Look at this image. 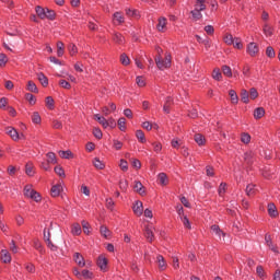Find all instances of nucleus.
<instances>
[{
  "instance_id": "58",
  "label": "nucleus",
  "mask_w": 280,
  "mask_h": 280,
  "mask_svg": "<svg viewBox=\"0 0 280 280\" xmlns=\"http://www.w3.org/2000/svg\"><path fill=\"white\" fill-rule=\"evenodd\" d=\"M241 140L243 143H250V135L248 133H243L241 137Z\"/></svg>"
},
{
  "instance_id": "55",
  "label": "nucleus",
  "mask_w": 280,
  "mask_h": 280,
  "mask_svg": "<svg viewBox=\"0 0 280 280\" xmlns=\"http://www.w3.org/2000/svg\"><path fill=\"white\" fill-rule=\"evenodd\" d=\"M235 49H242L243 45H242V39L241 38H234V43L232 44Z\"/></svg>"
},
{
  "instance_id": "54",
  "label": "nucleus",
  "mask_w": 280,
  "mask_h": 280,
  "mask_svg": "<svg viewBox=\"0 0 280 280\" xmlns=\"http://www.w3.org/2000/svg\"><path fill=\"white\" fill-rule=\"evenodd\" d=\"M264 33L266 34V36H272V27H270V25L268 24H265Z\"/></svg>"
},
{
  "instance_id": "10",
  "label": "nucleus",
  "mask_w": 280,
  "mask_h": 280,
  "mask_svg": "<svg viewBox=\"0 0 280 280\" xmlns=\"http://www.w3.org/2000/svg\"><path fill=\"white\" fill-rule=\"evenodd\" d=\"M1 261H3V264H10V261H12V256L7 249L1 250Z\"/></svg>"
},
{
  "instance_id": "44",
  "label": "nucleus",
  "mask_w": 280,
  "mask_h": 280,
  "mask_svg": "<svg viewBox=\"0 0 280 280\" xmlns=\"http://www.w3.org/2000/svg\"><path fill=\"white\" fill-rule=\"evenodd\" d=\"M180 220L186 229H191V223L189 222L187 215L180 217Z\"/></svg>"
},
{
  "instance_id": "26",
  "label": "nucleus",
  "mask_w": 280,
  "mask_h": 280,
  "mask_svg": "<svg viewBox=\"0 0 280 280\" xmlns=\"http://www.w3.org/2000/svg\"><path fill=\"white\" fill-rule=\"evenodd\" d=\"M212 78H213V80H217L218 82H220V80H222V72L220 71V68H215L212 71Z\"/></svg>"
},
{
  "instance_id": "64",
  "label": "nucleus",
  "mask_w": 280,
  "mask_h": 280,
  "mask_svg": "<svg viewBox=\"0 0 280 280\" xmlns=\"http://www.w3.org/2000/svg\"><path fill=\"white\" fill-rule=\"evenodd\" d=\"M136 82L138 86H145V80H143V77H137Z\"/></svg>"
},
{
  "instance_id": "24",
  "label": "nucleus",
  "mask_w": 280,
  "mask_h": 280,
  "mask_svg": "<svg viewBox=\"0 0 280 280\" xmlns=\"http://www.w3.org/2000/svg\"><path fill=\"white\" fill-rule=\"evenodd\" d=\"M229 95L231 97L232 104H237V102H240V97L237 96V92H235V90H230Z\"/></svg>"
},
{
  "instance_id": "56",
  "label": "nucleus",
  "mask_w": 280,
  "mask_h": 280,
  "mask_svg": "<svg viewBox=\"0 0 280 280\" xmlns=\"http://www.w3.org/2000/svg\"><path fill=\"white\" fill-rule=\"evenodd\" d=\"M56 16V13L52 10L46 9V15L45 19H50L54 20V18Z\"/></svg>"
},
{
  "instance_id": "38",
  "label": "nucleus",
  "mask_w": 280,
  "mask_h": 280,
  "mask_svg": "<svg viewBox=\"0 0 280 280\" xmlns=\"http://www.w3.org/2000/svg\"><path fill=\"white\" fill-rule=\"evenodd\" d=\"M172 106V97H167L163 106V112L170 114V107Z\"/></svg>"
},
{
  "instance_id": "4",
  "label": "nucleus",
  "mask_w": 280,
  "mask_h": 280,
  "mask_svg": "<svg viewBox=\"0 0 280 280\" xmlns=\"http://www.w3.org/2000/svg\"><path fill=\"white\" fill-rule=\"evenodd\" d=\"M73 261L79 268H84V266H86V260H84V256H82L80 253H74Z\"/></svg>"
},
{
  "instance_id": "47",
  "label": "nucleus",
  "mask_w": 280,
  "mask_h": 280,
  "mask_svg": "<svg viewBox=\"0 0 280 280\" xmlns=\"http://www.w3.org/2000/svg\"><path fill=\"white\" fill-rule=\"evenodd\" d=\"M25 172L27 176H32L34 174V165L32 163L26 164Z\"/></svg>"
},
{
  "instance_id": "34",
  "label": "nucleus",
  "mask_w": 280,
  "mask_h": 280,
  "mask_svg": "<svg viewBox=\"0 0 280 280\" xmlns=\"http://www.w3.org/2000/svg\"><path fill=\"white\" fill-rule=\"evenodd\" d=\"M114 43H117V45H122L124 44V36L119 33H115L113 37Z\"/></svg>"
},
{
  "instance_id": "25",
  "label": "nucleus",
  "mask_w": 280,
  "mask_h": 280,
  "mask_svg": "<svg viewBox=\"0 0 280 280\" xmlns=\"http://www.w3.org/2000/svg\"><path fill=\"white\" fill-rule=\"evenodd\" d=\"M202 11L198 10V9H195L190 12L194 21H200V19H202Z\"/></svg>"
},
{
  "instance_id": "39",
  "label": "nucleus",
  "mask_w": 280,
  "mask_h": 280,
  "mask_svg": "<svg viewBox=\"0 0 280 280\" xmlns=\"http://www.w3.org/2000/svg\"><path fill=\"white\" fill-rule=\"evenodd\" d=\"M223 40L225 45H233L235 39L233 38V35L225 34V36L223 37Z\"/></svg>"
},
{
  "instance_id": "27",
  "label": "nucleus",
  "mask_w": 280,
  "mask_h": 280,
  "mask_svg": "<svg viewBox=\"0 0 280 280\" xmlns=\"http://www.w3.org/2000/svg\"><path fill=\"white\" fill-rule=\"evenodd\" d=\"M249 94H248V91H246V90H242L241 91V100H242V102L244 103V104H248V102H249Z\"/></svg>"
},
{
  "instance_id": "43",
  "label": "nucleus",
  "mask_w": 280,
  "mask_h": 280,
  "mask_svg": "<svg viewBox=\"0 0 280 280\" xmlns=\"http://www.w3.org/2000/svg\"><path fill=\"white\" fill-rule=\"evenodd\" d=\"M120 62L121 65H124L125 67H128V65H130V58H128V56L126 54H122L120 56Z\"/></svg>"
},
{
  "instance_id": "41",
  "label": "nucleus",
  "mask_w": 280,
  "mask_h": 280,
  "mask_svg": "<svg viewBox=\"0 0 280 280\" xmlns=\"http://www.w3.org/2000/svg\"><path fill=\"white\" fill-rule=\"evenodd\" d=\"M54 104H55L54 97L51 96L46 97V106L47 108H49V110H54Z\"/></svg>"
},
{
  "instance_id": "16",
  "label": "nucleus",
  "mask_w": 280,
  "mask_h": 280,
  "mask_svg": "<svg viewBox=\"0 0 280 280\" xmlns=\"http://www.w3.org/2000/svg\"><path fill=\"white\" fill-rule=\"evenodd\" d=\"M71 233H72V235H81L82 234V226L80 225V223L72 224Z\"/></svg>"
},
{
  "instance_id": "14",
  "label": "nucleus",
  "mask_w": 280,
  "mask_h": 280,
  "mask_svg": "<svg viewBox=\"0 0 280 280\" xmlns=\"http://www.w3.org/2000/svg\"><path fill=\"white\" fill-rule=\"evenodd\" d=\"M94 119H96V121H98V124H101V126H103V128H108V126H109L108 120H106V118L100 116V114L94 115Z\"/></svg>"
},
{
  "instance_id": "48",
  "label": "nucleus",
  "mask_w": 280,
  "mask_h": 280,
  "mask_svg": "<svg viewBox=\"0 0 280 280\" xmlns=\"http://www.w3.org/2000/svg\"><path fill=\"white\" fill-rule=\"evenodd\" d=\"M249 97H250V100H257V97H259V93L257 92V90L255 88H252L249 90Z\"/></svg>"
},
{
  "instance_id": "5",
  "label": "nucleus",
  "mask_w": 280,
  "mask_h": 280,
  "mask_svg": "<svg viewBox=\"0 0 280 280\" xmlns=\"http://www.w3.org/2000/svg\"><path fill=\"white\" fill-rule=\"evenodd\" d=\"M247 54H249V56H257V54H259V46H257L256 43H249L247 45Z\"/></svg>"
},
{
  "instance_id": "53",
  "label": "nucleus",
  "mask_w": 280,
  "mask_h": 280,
  "mask_svg": "<svg viewBox=\"0 0 280 280\" xmlns=\"http://www.w3.org/2000/svg\"><path fill=\"white\" fill-rule=\"evenodd\" d=\"M5 65H8V56L0 54V67H5Z\"/></svg>"
},
{
  "instance_id": "18",
  "label": "nucleus",
  "mask_w": 280,
  "mask_h": 280,
  "mask_svg": "<svg viewBox=\"0 0 280 280\" xmlns=\"http://www.w3.org/2000/svg\"><path fill=\"white\" fill-rule=\"evenodd\" d=\"M35 12L39 19H45V16H47V9H44L43 7H36Z\"/></svg>"
},
{
  "instance_id": "50",
  "label": "nucleus",
  "mask_w": 280,
  "mask_h": 280,
  "mask_svg": "<svg viewBox=\"0 0 280 280\" xmlns=\"http://www.w3.org/2000/svg\"><path fill=\"white\" fill-rule=\"evenodd\" d=\"M266 56H268V58H275L276 56L275 48H272L271 46L267 47Z\"/></svg>"
},
{
  "instance_id": "62",
  "label": "nucleus",
  "mask_w": 280,
  "mask_h": 280,
  "mask_svg": "<svg viewBox=\"0 0 280 280\" xmlns=\"http://www.w3.org/2000/svg\"><path fill=\"white\" fill-rule=\"evenodd\" d=\"M25 97H26L27 102H30V104H32V105L36 104V98L32 94L28 93L25 95Z\"/></svg>"
},
{
  "instance_id": "1",
  "label": "nucleus",
  "mask_w": 280,
  "mask_h": 280,
  "mask_svg": "<svg viewBox=\"0 0 280 280\" xmlns=\"http://www.w3.org/2000/svg\"><path fill=\"white\" fill-rule=\"evenodd\" d=\"M155 63L160 71H165V69H170V67H172V55H166L165 59H163L161 56H158L155 58Z\"/></svg>"
},
{
  "instance_id": "22",
  "label": "nucleus",
  "mask_w": 280,
  "mask_h": 280,
  "mask_svg": "<svg viewBox=\"0 0 280 280\" xmlns=\"http://www.w3.org/2000/svg\"><path fill=\"white\" fill-rule=\"evenodd\" d=\"M133 188L137 194H140V196H143V194H145V188H143V184H141V182H137Z\"/></svg>"
},
{
  "instance_id": "13",
  "label": "nucleus",
  "mask_w": 280,
  "mask_h": 280,
  "mask_svg": "<svg viewBox=\"0 0 280 280\" xmlns=\"http://www.w3.org/2000/svg\"><path fill=\"white\" fill-rule=\"evenodd\" d=\"M166 25H167V19L165 18H160L159 19V23H158V31L159 32H165V28H166Z\"/></svg>"
},
{
  "instance_id": "28",
  "label": "nucleus",
  "mask_w": 280,
  "mask_h": 280,
  "mask_svg": "<svg viewBox=\"0 0 280 280\" xmlns=\"http://www.w3.org/2000/svg\"><path fill=\"white\" fill-rule=\"evenodd\" d=\"M114 23H118V25L124 23V15L120 12L114 13Z\"/></svg>"
},
{
  "instance_id": "20",
  "label": "nucleus",
  "mask_w": 280,
  "mask_h": 280,
  "mask_svg": "<svg viewBox=\"0 0 280 280\" xmlns=\"http://www.w3.org/2000/svg\"><path fill=\"white\" fill-rule=\"evenodd\" d=\"M37 80L44 86H48V84H49V80L45 77V74L43 72L37 73Z\"/></svg>"
},
{
  "instance_id": "12",
  "label": "nucleus",
  "mask_w": 280,
  "mask_h": 280,
  "mask_svg": "<svg viewBox=\"0 0 280 280\" xmlns=\"http://www.w3.org/2000/svg\"><path fill=\"white\" fill-rule=\"evenodd\" d=\"M268 214L270 218H277V215H279V211H277V206H275V203L268 205Z\"/></svg>"
},
{
  "instance_id": "21",
  "label": "nucleus",
  "mask_w": 280,
  "mask_h": 280,
  "mask_svg": "<svg viewBox=\"0 0 280 280\" xmlns=\"http://www.w3.org/2000/svg\"><path fill=\"white\" fill-rule=\"evenodd\" d=\"M100 231H101V235L103 237H105V240H108V237H110V235H112L110 230H108V228H106V225H102Z\"/></svg>"
},
{
  "instance_id": "61",
  "label": "nucleus",
  "mask_w": 280,
  "mask_h": 280,
  "mask_svg": "<svg viewBox=\"0 0 280 280\" xmlns=\"http://www.w3.org/2000/svg\"><path fill=\"white\" fill-rule=\"evenodd\" d=\"M55 173L57 174V176H65V170L61 168V166H56Z\"/></svg>"
},
{
  "instance_id": "52",
  "label": "nucleus",
  "mask_w": 280,
  "mask_h": 280,
  "mask_svg": "<svg viewBox=\"0 0 280 280\" xmlns=\"http://www.w3.org/2000/svg\"><path fill=\"white\" fill-rule=\"evenodd\" d=\"M82 229H83V233H85V235H89V233H91V231H89V229H91V225L89 224V222L82 221Z\"/></svg>"
},
{
  "instance_id": "51",
  "label": "nucleus",
  "mask_w": 280,
  "mask_h": 280,
  "mask_svg": "<svg viewBox=\"0 0 280 280\" xmlns=\"http://www.w3.org/2000/svg\"><path fill=\"white\" fill-rule=\"evenodd\" d=\"M118 128L124 132L126 130V118H119L118 119Z\"/></svg>"
},
{
  "instance_id": "36",
  "label": "nucleus",
  "mask_w": 280,
  "mask_h": 280,
  "mask_svg": "<svg viewBox=\"0 0 280 280\" xmlns=\"http://www.w3.org/2000/svg\"><path fill=\"white\" fill-rule=\"evenodd\" d=\"M222 73L226 75V78H233V72L231 70V67L223 66L222 67Z\"/></svg>"
},
{
  "instance_id": "8",
  "label": "nucleus",
  "mask_w": 280,
  "mask_h": 280,
  "mask_svg": "<svg viewBox=\"0 0 280 280\" xmlns=\"http://www.w3.org/2000/svg\"><path fill=\"white\" fill-rule=\"evenodd\" d=\"M156 264L160 270L163 271L167 269V261H165V258L162 255L156 257Z\"/></svg>"
},
{
  "instance_id": "59",
  "label": "nucleus",
  "mask_w": 280,
  "mask_h": 280,
  "mask_svg": "<svg viewBox=\"0 0 280 280\" xmlns=\"http://www.w3.org/2000/svg\"><path fill=\"white\" fill-rule=\"evenodd\" d=\"M93 135L96 139H102L103 137L102 130L100 128H94Z\"/></svg>"
},
{
  "instance_id": "29",
  "label": "nucleus",
  "mask_w": 280,
  "mask_h": 280,
  "mask_svg": "<svg viewBox=\"0 0 280 280\" xmlns=\"http://www.w3.org/2000/svg\"><path fill=\"white\" fill-rule=\"evenodd\" d=\"M195 141L199 145H205V142H206L205 136H202L201 133L195 135Z\"/></svg>"
},
{
  "instance_id": "60",
  "label": "nucleus",
  "mask_w": 280,
  "mask_h": 280,
  "mask_svg": "<svg viewBox=\"0 0 280 280\" xmlns=\"http://www.w3.org/2000/svg\"><path fill=\"white\" fill-rule=\"evenodd\" d=\"M106 207H107V209H109L110 211H113V207H115V201H113L112 198L106 199Z\"/></svg>"
},
{
  "instance_id": "2",
  "label": "nucleus",
  "mask_w": 280,
  "mask_h": 280,
  "mask_svg": "<svg viewBox=\"0 0 280 280\" xmlns=\"http://www.w3.org/2000/svg\"><path fill=\"white\" fill-rule=\"evenodd\" d=\"M44 242H46V245L48 248H50L52 252L58 250V246L51 242V233L48 232V237H47V229H44Z\"/></svg>"
},
{
  "instance_id": "57",
  "label": "nucleus",
  "mask_w": 280,
  "mask_h": 280,
  "mask_svg": "<svg viewBox=\"0 0 280 280\" xmlns=\"http://www.w3.org/2000/svg\"><path fill=\"white\" fill-rule=\"evenodd\" d=\"M59 85H60L61 89H71V83L67 82L65 80H60Z\"/></svg>"
},
{
  "instance_id": "23",
  "label": "nucleus",
  "mask_w": 280,
  "mask_h": 280,
  "mask_svg": "<svg viewBox=\"0 0 280 280\" xmlns=\"http://www.w3.org/2000/svg\"><path fill=\"white\" fill-rule=\"evenodd\" d=\"M195 10H199L203 12V10H207V5L205 4V0H197L195 3Z\"/></svg>"
},
{
  "instance_id": "31",
  "label": "nucleus",
  "mask_w": 280,
  "mask_h": 280,
  "mask_svg": "<svg viewBox=\"0 0 280 280\" xmlns=\"http://www.w3.org/2000/svg\"><path fill=\"white\" fill-rule=\"evenodd\" d=\"M59 156L61 159H73V153L71 151H59Z\"/></svg>"
},
{
  "instance_id": "3",
  "label": "nucleus",
  "mask_w": 280,
  "mask_h": 280,
  "mask_svg": "<svg viewBox=\"0 0 280 280\" xmlns=\"http://www.w3.org/2000/svg\"><path fill=\"white\" fill-rule=\"evenodd\" d=\"M7 135H9L13 141H19V139H23V133H19V131H16V129L12 127L7 128Z\"/></svg>"
},
{
  "instance_id": "19",
  "label": "nucleus",
  "mask_w": 280,
  "mask_h": 280,
  "mask_svg": "<svg viewBox=\"0 0 280 280\" xmlns=\"http://www.w3.org/2000/svg\"><path fill=\"white\" fill-rule=\"evenodd\" d=\"M57 56L58 58L65 56V44L62 42H57Z\"/></svg>"
},
{
  "instance_id": "35",
  "label": "nucleus",
  "mask_w": 280,
  "mask_h": 280,
  "mask_svg": "<svg viewBox=\"0 0 280 280\" xmlns=\"http://www.w3.org/2000/svg\"><path fill=\"white\" fill-rule=\"evenodd\" d=\"M136 137L140 143H145V133H143L142 130H137L136 131Z\"/></svg>"
},
{
  "instance_id": "7",
  "label": "nucleus",
  "mask_w": 280,
  "mask_h": 280,
  "mask_svg": "<svg viewBox=\"0 0 280 280\" xmlns=\"http://www.w3.org/2000/svg\"><path fill=\"white\" fill-rule=\"evenodd\" d=\"M144 237L148 240V242L152 243L154 242V231L150 226L144 228Z\"/></svg>"
},
{
  "instance_id": "42",
  "label": "nucleus",
  "mask_w": 280,
  "mask_h": 280,
  "mask_svg": "<svg viewBox=\"0 0 280 280\" xmlns=\"http://www.w3.org/2000/svg\"><path fill=\"white\" fill-rule=\"evenodd\" d=\"M34 191H35V190L32 189V185H26V186L24 187V196H25L26 198H30L31 195H32V192H34Z\"/></svg>"
},
{
  "instance_id": "15",
  "label": "nucleus",
  "mask_w": 280,
  "mask_h": 280,
  "mask_svg": "<svg viewBox=\"0 0 280 280\" xmlns=\"http://www.w3.org/2000/svg\"><path fill=\"white\" fill-rule=\"evenodd\" d=\"M108 265V259L104 256H100L97 259V266L101 268V270L106 269V266Z\"/></svg>"
},
{
  "instance_id": "17",
  "label": "nucleus",
  "mask_w": 280,
  "mask_h": 280,
  "mask_svg": "<svg viewBox=\"0 0 280 280\" xmlns=\"http://www.w3.org/2000/svg\"><path fill=\"white\" fill-rule=\"evenodd\" d=\"M266 115V109L264 107H258L254 110V117L255 119H261Z\"/></svg>"
},
{
  "instance_id": "33",
  "label": "nucleus",
  "mask_w": 280,
  "mask_h": 280,
  "mask_svg": "<svg viewBox=\"0 0 280 280\" xmlns=\"http://www.w3.org/2000/svg\"><path fill=\"white\" fill-rule=\"evenodd\" d=\"M81 279H93V272H91L89 269L82 270Z\"/></svg>"
},
{
  "instance_id": "11",
  "label": "nucleus",
  "mask_w": 280,
  "mask_h": 280,
  "mask_svg": "<svg viewBox=\"0 0 280 280\" xmlns=\"http://www.w3.org/2000/svg\"><path fill=\"white\" fill-rule=\"evenodd\" d=\"M211 231L214 235H217V237H219V240H222V237H225V235H226V233H224V232H222V230H220L219 225H212Z\"/></svg>"
},
{
  "instance_id": "45",
  "label": "nucleus",
  "mask_w": 280,
  "mask_h": 280,
  "mask_svg": "<svg viewBox=\"0 0 280 280\" xmlns=\"http://www.w3.org/2000/svg\"><path fill=\"white\" fill-rule=\"evenodd\" d=\"M47 162L56 164V153H54V152L47 153Z\"/></svg>"
},
{
  "instance_id": "63",
  "label": "nucleus",
  "mask_w": 280,
  "mask_h": 280,
  "mask_svg": "<svg viewBox=\"0 0 280 280\" xmlns=\"http://www.w3.org/2000/svg\"><path fill=\"white\" fill-rule=\"evenodd\" d=\"M114 148L115 150H121V148H124V143L119 140H114Z\"/></svg>"
},
{
  "instance_id": "49",
  "label": "nucleus",
  "mask_w": 280,
  "mask_h": 280,
  "mask_svg": "<svg viewBox=\"0 0 280 280\" xmlns=\"http://www.w3.org/2000/svg\"><path fill=\"white\" fill-rule=\"evenodd\" d=\"M93 164L96 170H104V163L100 159L95 158Z\"/></svg>"
},
{
  "instance_id": "40",
  "label": "nucleus",
  "mask_w": 280,
  "mask_h": 280,
  "mask_svg": "<svg viewBox=\"0 0 280 280\" xmlns=\"http://www.w3.org/2000/svg\"><path fill=\"white\" fill-rule=\"evenodd\" d=\"M28 198H31L35 202H40V200H43V198L40 197V194H38L36 190L33 191Z\"/></svg>"
},
{
  "instance_id": "9",
  "label": "nucleus",
  "mask_w": 280,
  "mask_h": 280,
  "mask_svg": "<svg viewBox=\"0 0 280 280\" xmlns=\"http://www.w3.org/2000/svg\"><path fill=\"white\" fill-rule=\"evenodd\" d=\"M61 191H62V185L61 184H56L50 189V194H51L52 198H58V196H60Z\"/></svg>"
},
{
  "instance_id": "6",
  "label": "nucleus",
  "mask_w": 280,
  "mask_h": 280,
  "mask_svg": "<svg viewBox=\"0 0 280 280\" xmlns=\"http://www.w3.org/2000/svg\"><path fill=\"white\" fill-rule=\"evenodd\" d=\"M132 209H133V213H135L136 215H138V217L143 215V202H141V201H136L135 205H133V207H132Z\"/></svg>"
},
{
  "instance_id": "30",
  "label": "nucleus",
  "mask_w": 280,
  "mask_h": 280,
  "mask_svg": "<svg viewBox=\"0 0 280 280\" xmlns=\"http://www.w3.org/2000/svg\"><path fill=\"white\" fill-rule=\"evenodd\" d=\"M27 91H30L31 93H38V88L36 86V83H34L33 81H28Z\"/></svg>"
},
{
  "instance_id": "46",
  "label": "nucleus",
  "mask_w": 280,
  "mask_h": 280,
  "mask_svg": "<svg viewBox=\"0 0 280 280\" xmlns=\"http://www.w3.org/2000/svg\"><path fill=\"white\" fill-rule=\"evenodd\" d=\"M33 124H40V114L38 112H34L32 115Z\"/></svg>"
},
{
  "instance_id": "32",
  "label": "nucleus",
  "mask_w": 280,
  "mask_h": 280,
  "mask_svg": "<svg viewBox=\"0 0 280 280\" xmlns=\"http://www.w3.org/2000/svg\"><path fill=\"white\" fill-rule=\"evenodd\" d=\"M170 183V178L167 177V176H160V177H158V179H156V184L158 185H163V186H165V185H167Z\"/></svg>"
},
{
  "instance_id": "37",
  "label": "nucleus",
  "mask_w": 280,
  "mask_h": 280,
  "mask_svg": "<svg viewBox=\"0 0 280 280\" xmlns=\"http://www.w3.org/2000/svg\"><path fill=\"white\" fill-rule=\"evenodd\" d=\"M68 51L70 56H75L78 54V46H75V44H69Z\"/></svg>"
}]
</instances>
